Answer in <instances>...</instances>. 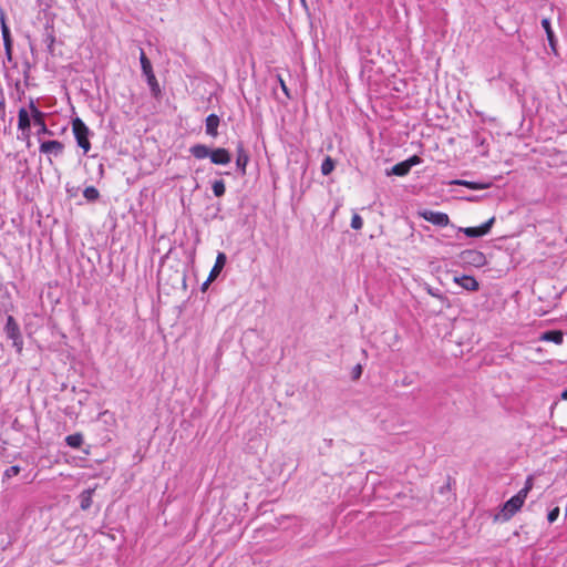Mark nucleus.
<instances>
[{
	"label": "nucleus",
	"mask_w": 567,
	"mask_h": 567,
	"mask_svg": "<svg viewBox=\"0 0 567 567\" xmlns=\"http://www.w3.org/2000/svg\"><path fill=\"white\" fill-rule=\"evenodd\" d=\"M532 488L533 478L529 476L525 482V486L503 505L502 511L498 514V517L502 520L511 519L522 508Z\"/></svg>",
	"instance_id": "nucleus-1"
},
{
	"label": "nucleus",
	"mask_w": 567,
	"mask_h": 567,
	"mask_svg": "<svg viewBox=\"0 0 567 567\" xmlns=\"http://www.w3.org/2000/svg\"><path fill=\"white\" fill-rule=\"evenodd\" d=\"M72 131L76 140L78 146L83 150L84 154H86L91 150V143L89 140V127L81 118L76 117L72 121Z\"/></svg>",
	"instance_id": "nucleus-2"
},
{
	"label": "nucleus",
	"mask_w": 567,
	"mask_h": 567,
	"mask_svg": "<svg viewBox=\"0 0 567 567\" xmlns=\"http://www.w3.org/2000/svg\"><path fill=\"white\" fill-rule=\"evenodd\" d=\"M4 331H6L7 337L12 340L13 347L17 349V351L21 352L22 347H23V341H22V337L20 333V328L12 316H9L7 318Z\"/></svg>",
	"instance_id": "nucleus-3"
},
{
	"label": "nucleus",
	"mask_w": 567,
	"mask_h": 567,
	"mask_svg": "<svg viewBox=\"0 0 567 567\" xmlns=\"http://www.w3.org/2000/svg\"><path fill=\"white\" fill-rule=\"evenodd\" d=\"M29 110L33 120L34 125L38 126V135L40 134H49L52 135V132L48 128L44 122V113H42L34 104L33 100L29 103Z\"/></svg>",
	"instance_id": "nucleus-4"
},
{
	"label": "nucleus",
	"mask_w": 567,
	"mask_h": 567,
	"mask_svg": "<svg viewBox=\"0 0 567 567\" xmlns=\"http://www.w3.org/2000/svg\"><path fill=\"white\" fill-rule=\"evenodd\" d=\"M140 61H141L142 71L147 79L148 85L152 87V90L157 89L158 84H157L156 78L153 73L152 64L143 50H141Z\"/></svg>",
	"instance_id": "nucleus-5"
},
{
	"label": "nucleus",
	"mask_w": 567,
	"mask_h": 567,
	"mask_svg": "<svg viewBox=\"0 0 567 567\" xmlns=\"http://www.w3.org/2000/svg\"><path fill=\"white\" fill-rule=\"evenodd\" d=\"M421 216L424 220L440 227H445L450 223L447 214L441 212L424 210Z\"/></svg>",
	"instance_id": "nucleus-6"
},
{
	"label": "nucleus",
	"mask_w": 567,
	"mask_h": 567,
	"mask_svg": "<svg viewBox=\"0 0 567 567\" xmlns=\"http://www.w3.org/2000/svg\"><path fill=\"white\" fill-rule=\"evenodd\" d=\"M495 221V217L489 218L486 223L478 227H466L463 228V233L468 237H482L489 233L493 224Z\"/></svg>",
	"instance_id": "nucleus-7"
},
{
	"label": "nucleus",
	"mask_w": 567,
	"mask_h": 567,
	"mask_svg": "<svg viewBox=\"0 0 567 567\" xmlns=\"http://www.w3.org/2000/svg\"><path fill=\"white\" fill-rule=\"evenodd\" d=\"M40 153L59 156L63 153L64 146L60 141H47L40 144Z\"/></svg>",
	"instance_id": "nucleus-8"
},
{
	"label": "nucleus",
	"mask_w": 567,
	"mask_h": 567,
	"mask_svg": "<svg viewBox=\"0 0 567 567\" xmlns=\"http://www.w3.org/2000/svg\"><path fill=\"white\" fill-rule=\"evenodd\" d=\"M209 159L216 165H227L231 162V155L226 148L218 147L212 150Z\"/></svg>",
	"instance_id": "nucleus-9"
},
{
	"label": "nucleus",
	"mask_w": 567,
	"mask_h": 567,
	"mask_svg": "<svg viewBox=\"0 0 567 567\" xmlns=\"http://www.w3.org/2000/svg\"><path fill=\"white\" fill-rule=\"evenodd\" d=\"M462 259L475 267H482L486 261L485 256L481 251L474 249L463 251Z\"/></svg>",
	"instance_id": "nucleus-10"
},
{
	"label": "nucleus",
	"mask_w": 567,
	"mask_h": 567,
	"mask_svg": "<svg viewBox=\"0 0 567 567\" xmlns=\"http://www.w3.org/2000/svg\"><path fill=\"white\" fill-rule=\"evenodd\" d=\"M1 34H2V39H3L7 58H8V60H11L12 59V39H11L10 30L6 23L3 14H1Z\"/></svg>",
	"instance_id": "nucleus-11"
},
{
	"label": "nucleus",
	"mask_w": 567,
	"mask_h": 567,
	"mask_svg": "<svg viewBox=\"0 0 567 567\" xmlns=\"http://www.w3.org/2000/svg\"><path fill=\"white\" fill-rule=\"evenodd\" d=\"M453 280L467 291H476L480 287L477 280L472 276H455Z\"/></svg>",
	"instance_id": "nucleus-12"
},
{
	"label": "nucleus",
	"mask_w": 567,
	"mask_h": 567,
	"mask_svg": "<svg viewBox=\"0 0 567 567\" xmlns=\"http://www.w3.org/2000/svg\"><path fill=\"white\" fill-rule=\"evenodd\" d=\"M219 117L216 114H210L206 117V134L213 137L218 135Z\"/></svg>",
	"instance_id": "nucleus-13"
},
{
	"label": "nucleus",
	"mask_w": 567,
	"mask_h": 567,
	"mask_svg": "<svg viewBox=\"0 0 567 567\" xmlns=\"http://www.w3.org/2000/svg\"><path fill=\"white\" fill-rule=\"evenodd\" d=\"M190 154L197 159L210 157L212 148L204 144H195L189 148Z\"/></svg>",
	"instance_id": "nucleus-14"
},
{
	"label": "nucleus",
	"mask_w": 567,
	"mask_h": 567,
	"mask_svg": "<svg viewBox=\"0 0 567 567\" xmlns=\"http://www.w3.org/2000/svg\"><path fill=\"white\" fill-rule=\"evenodd\" d=\"M564 339V334L559 330H550L540 334V341L554 342L556 344H561Z\"/></svg>",
	"instance_id": "nucleus-15"
},
{
	"label": "nucleus",
	"mask_w": 567,
	"mask_h": 567,
	"mask_svg": "<svg viewBox=\"0 0 567 567\" xmlns=\"http://www.w3.org/2000/svg\"><path fill=\"white\" fill-rule=\"evenodd\" d=\"M30 115H31V113L29 114V112L24 107H21L19 110V113H18V128L19 130H21L23 132L29 131L30 125H31Z\"/></svg>",
	"instance_id": "nucleus-16"
},
{
	"label": "nucleus",
	"mask_w": 567,
	"mask_h": 567,
	"mask_svg": "<svg viewBox=\"0 0 567 567\" xmlns=\"http://www.w3.org/2000/svg\"><path fill=\"white\" fill-rule=\"evenodd\" d=\"M248 161H249L248 154L245 152L244 147L241 145H239L237 147L236 165L243 174L246 173V166L248 164Z\"/></svg>",
	"instance_id": "nucleus-17"
},
{
	"label": "nucleus",
	"mask_w": 567,
	"mask_h": 567,
	"mask_svg": "<svg viewBox=\"0 0 567 567\" xmlns=\"http://www.w3.org/2000/svg\"><path fill=\"white\" fill-rule=\"evenodd\" d=\"M451 184L465 186L470 189H475V190L486 189L491 186L489 183H477V182H470V181H465V179H456V181H453Z\"/></svg>",
	"instance_id": "nucleus-18"
},
{
	"label": "nucleus",
	"mask_w": 567,
	"mask_h": 567,
	"mask_svg": "<svg viewBox=\"0 0 567 567\" xmlns=\"http://www.w3.org/2000/svg\"><path fill=\"white\" fill-rule=\"evenodd\" d=\"M225 264H226V256L224 252H219L217 255L215 265H214L213 269L210 270L208 280H214L216 278V276L221 271Z\"/></svg>",
	"instance_id": "nucleus-19"
},
{
	"label": "nucleus",
	"mask_w": 567,
	"mask_h": 567,
	"mask_svg": "<svg viewBox=\"0 0 567 567\" xmlns=\"http://www.w3.org/2000/svg\"><path fill=\"white\" fill-rule=\"evenodd\" d=\"M94 489L89 488L81 493L80 495V506L83 511H86L92 505V496H93Z\"/></svg>",
	"instance_id": "nucleus-20"
},
{
	"label": "nucleus",
	"mask_w": 567,
	"mask_h": 567,
	"mask_svg": "<svg viewBox=\"0 0 567 567\" xmlns=\"http://www.w3.org/2000/svg\"><path fill=\"white\" fill-rule=\"evenodd\" d=\"M423 288L430 296L439 299L443 303H446L447 307L450 306L449 299L439 289H434L429 284H424Z\"/></svg>",
	"instance_id": "nucleus-21"
},
{
	"label": "nucleus",
	"mask_w": 567,
	"mask_h": 567,
	"mask_svg": "<svg viewBox=\"0 0 567 567\" xmlns=\"http://www.w3.org/2000/svg\"><path fill=\"white\" fill-rule=\"evenodd\" d=\"M411 169L405 161L395 164L389 174H393L396 176H405Z\"/></svg>",
	"instance_id": "nucleus-22"
},
{
	"label": "nucleus",
	"mask_w": 567,
	"mask_h": 567,
	"mask_svg": "<svg viewBox=\"0 0 567 567\" xmlns=\"http://www.w3.org/2000/svg\"><path fill=\"white\" fill-rule=\"evenodd\" d=\"M65 442L70 447L79 449L83 444V436L80 433L71 434L65 437Z\"/></svg>",
	"instance_id": "nucleus-23"
},
{
	"label": "nucleus",
	"mask_w": 567,
	"mask_h": 567,
	"mask_svg": "<svg viewBox=\"0 0 567 567\" xmlns=\"http://www.w3.org/2000/svg\"><path fill=\"white\" fill-rule=\"evenodd\" d=\"M212 188H213V193L216 197H221L224 196L225 192H226V186H225V183L224 181L221 179H218V181H215L212 185Z\"/></svg>",
	"instance_id": "nucleus-24"
},
{
	"label": "nucleus",
	"mask_w": 567,
	"mask_h": 567,
	"mask_svg": "<svg viewBox=\"0 0 567 567\" xmlns=\"http://www.w3.org/2000/svg\"><path fill=\"white\" fill-rule=\"evenodd\" d=\"M334 169V162L331 157H326L321 164V173L327 176Z\"/></svg>",
	"instance_id": "nucleus-25"
},
{
	"label": "nucleus",
	"mask_w": 567,
	"mask_h": 567,
	"mask_svg": "<svg viewBox=\"0 0 567 567\" xmlns=\"http://www.w3.org/2000/svg\"><path fill=\"white\" fill-rule=\"evenodd\" d=\"M83 196H84L87 200L93 202V200H96V199L99 198L100 193H99V190H97L95 187H93V186H89V187H86V188L84 189V192H83Z\"/></svg>",
	"instance_id": "nucleus-26"
},
{
	"label": "nucleus",
	"mask_w": 567,
	"mask_h": 567,
	"mask_svg": "<svg viewBox=\"0 0 567 567\" xmlns=\"http://www.w3.org/2000/svg\"><path fill=\"white\" fill-rule=\"evenodd\" d=\"M542 25H543V28L546 31V34H547V38H548V41H549L550 45H553L554 44V32H553V30L550 28L549 20L548 19H543L542 20Z\"/></svg>",
	"instance_id": "nucleus-27"
},
{
	"label": "nucleus",
	"mask_w": 567,
	"mask_h": 567,
	"mask_svg": "<svg viewBox=\"0 0 567 567\" xmlns=\"http://www.w3.org/2000/svg\"><path fill=\"white\" fill-rule=\"evenodd\" d=\"M21 468L18 465L10 466L7 468L3 473L4 478H11L13 476H17L20 473Z\"/></svg>",
	"instance_id": "nucleus-28"
},
{
	"label": "nucleus",
	"mask_w": 567,
	"mask_h": 567,
	"mask_svg": "<svg viewBox=\"0 0 567 567\" xmlns=\"http://www.w3.org/2000/svg\"><path fill=\"white\" fill-rule=\"evenodd\" d=\"M362 226H363V220H362L361 216L358 214H353V216L351 218V227L355 230H359L362 228Z\"/></svg>",
	"instance_id": "nucleus-29"
},
{
	"label": "nucleus",
	"mask_w": 567,
	"mask_h": 567,
	"mask_svg": "<svg viewBox=\"0 0 567 567\" xmlns=\"http://www.w3.org/2000/svg\"><path fill=\"white\" fill-rule=\"evenodd\" d=\"M559 512H560V511H559V507H555V508H553V509L548 513V515H547V519H548V522H549L550 524H551V523H554V522L558 518V516H559Z\"/></svg>",
	"instance_id": "nucleus-30"
},
{
	"label": "nucleus",
	"mask_w": 567,
	"mask_h": 567,
	"mask_svg": "<svg viewBox=\"0 0 567 567\" xmlns=\"http://www.w3.org/2000/svg\"><path fill=\"white\" fill-rule=\"evenodd\" d=\"M409 165V168L411 169L413 166L421 163V158L417 155H413L412 157L408 158L405 161Z\"/></svg>",
	"instance_id": "nucleus-31"
},
{
	"label": "nucleus",
	"mask_w": 567,
	"mask_h": 567,
	"mask_svg": "<svg viewBox=\"0 0 567 567\" xmlns=\"http://www.w3.org/2000/svg\"><path fill=\"white\" fill-rule=\"evenodd\" d=\"M278 80H279L280 87H281L282 92L286 94L287 97H290V93H289V90H288L285 81L281 79V76H278Z\"/></svg>",
	"instance_id": "nucleus-32"
},
{
	"label": "nucleus",
	"mask_w": 567,
	"mask_h": 567,
	"mask_svg": "<svg viewBox=\"0 0 567 567\" xmlns=\"http://www.w3.org/2000/svg\"><path fill=\"white\" fill-rule=\"evenodd\" d=\"M361 372H362V368L361 365H357L354 369H353V377L357 379L361 375Z\"/></svg>",
	"instance_id": "nucleus-33"
},
{
	"label": "nucleus",
	"mask_w": 567,
	"mask_h": 567,
	"mask_svg": "<svg viewBox=\"0 0 567 567\" xmlns=\"http://www.w3.org/2000/svg\"><path fill=\"white\" fill-rule=\"evenodd\" d=\"M560 398L567 400V389L561 392Z\"/></svg>",
	"instance_id": "nucleus-34"
},
{
	"label": "nucleus",
	"mask_w": 567,
	"mask_h": 567,
	"mask_svg": "<svg viewBox=\"0 0 567 567\" xmlns=\"http://www.w3.org/2000/svg\"><path fill=\"white\" fill-rule=\"evenodd\" d=\"M302 6H306V0H300Z\"/></svg>",
	"instance_id": "nucleus-35"
}]
</instances>
